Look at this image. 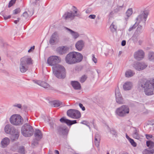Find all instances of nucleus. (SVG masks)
Returning <instances> with one entry per match:
<instances>
[{"label": "nucleus", "instance_id": "1", "mask_svg": "<svg viewBox=\"0 0 154 154\" xmlns=\"http://www.w3.org/2000/svg\"><path fill=\"white\" fill-rule=\"evenodd\" d=\"M61 61L60 58L57 56H52L49 57L47 63L50 65L54 66L52 68L54 75L59 79H63L66 76V71L64 67L62 65L57 64Z\"/></svg>", "mask_w": 154, "mask_h": 154}, {"label": "nucleus", "instance_id": "2", "mask_svg": "<svg viewBox=\"0 0 154 154\" xmlns=\"http://www.w3.org/2000/svg\"><path fill=\"white\" fill-rule=\"evenodd\" d=\"M139 87L144 88L146 95H151L154 94V82L145 79H142L139 81Z\"/></svg>", "mask_w": 154, "mask_h": 154}, {"label": "nucleus", "instance_id": "3", "mask_svg": "<svg viewBox=\"0 0 154 154\" xmlns=\"http://www.w3.org/2000/svg\"><path fill=\"white\" fill-rule=\"evenodd\" d=\"M149 14V11L147 10H145L142 14L138 15L137 17L136 20L139 21V24L134 34L139 35L142 33L143 31L142 26H145L146 21Z\"/></svg>", "mask_w": 154, "mask_h": 154}, {"label": "nucleus", "instance_id": "4", "mask_svg": "<svg viewBox=\"0 0 154 154\" xmlns=\"http://www.w3.org/2000/svg\"><path fill=\"white\" fill-rule=\"evenodd\" d=\"M32 64V60L31 58L25 57L20 59V68L21 72L24 73L28 69L29 66Z\"/></svg>", "mask_w": 154, "mask_h": 154}, {"label": "nucleus", "instance_id": "5", "mask_svg": "<svg viewBox=\"0 0 154 154\" xmlns=\"http://www.w3.org/2000/svg\"><path fill=\"white\" fill-rule=\"evenodd\" d=\"M34 132V130L32 126L29 124L26 123L22 127L21 132L25 137H29L32 136Z\"/></svg>", "mask_w": 154, "mask_h": 154}, {"label": "nucleus", "instance_id": "6", "mask_svg": "<svg viewBox=\"0 0 154 154\" xmlns=\"http://www.w3.org/2000/svg\"><path fill=\"white\" fill-rule=\"evenodd\" d=\"M72 7L75 9V10H73L74 13H73L71 11L69 12H65L62 18L63 19L65 20H67L69 19L72 20L74 18L75 16L79 17L81 15V13L80 12H77V9L75 6H73Z\"/></svg>", "mask_w": 154, "mask_h": 154}, {"label": "nucleus", "instance_id": "7", "mask_svg": "<svg viewBox=\"0 0 154 154\" xmlns=\"http://www.w3.org/2000/svg\"><path fill=\"white\" fill-rule=\"evenodd\" d=\"M11 123L14 125H20L23 122V119L20 115L14 114L11 116L10 118Z\"/></svg>", "mask_w": 154, "mask_h": 154}, {"label": "nucleus", "instance_id": "8", "mask_svg": "<svg viewBox=\"0 0 154 154\" xmlns=\"http://www.w3.org/2000/svg\"><path fill=\"white\" fill-rule=\"evenodd\" d=\"M129 109L128 106L126 105H123L117 108L116 113L120 117H124L129 113Z\"/></svg>", "mask_w": 154, "mask_h": 154}, {"label": "nucleus", "instance_id": "9", "mask_svg": "<svg viewBox=\"0 0 154 154\" xmlns=\"http://www.w3.org/2000/svg\"><path fill=\"white\" fill-rule=\"evenodd\" d=\"M67 115L69 117L74 119H78L81 117L80 112L78 110L70 109L67 111Z\"/></svg>", "mask_w": 154, "mask_h": 154}, {"label": "nucleus", "instance_id": "10", "mask_svg": "<svg viewBox=\"0 0 154 154\" xmlns=\"http://www.w3.org/2000/svg\"><path fill=\"white\" fill-rule=\"evenodd\" d=\"M74 56L73 55V52H71L68 54L66 56L65 60L66 63L72 65L75 64L74 61Z\"/></svg>", "mask_w": 154, "mask_h": 154}, {"label": "nucleus", "instance_id": "11", "mask_svg": "<svg viewBox=\"0 0 154 154\" xmlns=\"http://www.w3.org/2000/svg\"><path fill=\"white\" fill-rule=\"evenodd\" d=\"M132 66L135 69L138 71L142 70L144 69L147 66L143 63L139 62L134 63Z\"/></svg>", "mask_w": 154, "mask_h": 154}, {"label": "nucleus", "instance_id": "12", "mask_svg": "<svg viewBox=\"0 0 154 154\" xmlns=\"http://www.w3.org/2000/svg\"><path fill=\"white\" fill-rule=\"evenodd\" d=\"M58 134L60 135H67L68 133V130L66 126H60L57 129Z\"/></svg>", "mask_w": 154, "mask_h": 154}, {"label": "nucleus", "instance_id": "13", "mask_svg": "<svg viewBox=\"0 0 154 154\" xmlns=\"http://www.w3.org/2000/svg\"><path fill=\"white\" fill-rule=\"evenodd\" d=\"M74 56V61L75 64L79 63L82 61L83 56L82 54L78 52H72Z\"/></svg>", "mask_w": 154, "mask_h": 154}, {"label": "nucleus", "instance_id": "14", "mask_svg": "<svg viewBox=\"0 0 154 154\" xmlns=\"http://www.w3.org/2000/svg\"><path fill=\"white\" fill-rule=\"evenodd\" d=\"M10 134L13 136V139L11 138L12 140H15L18 139L19 137L20 131L16 130L15 128L12 126L11 129L10 130Z\"/></svg>", "mask_w": 154, "mask_h": 154}, {"label": "nucleus", "instance_id": "15", "mask_svg": "<svg viewBox=\"0 0 154 154\" xmlns=\"http://www.w3.org/2000/svg\"><path fill=\"white\" fill-rule=\"evenodd\" d=\"M60 121L61 123H65L69 126L77 123L76 120H71L67 119L65 117H62L60 119Z\"/></svg>", "mask_w": 154, "mask_h": 154}, {"label": "nucleus", "instance_id": "16", "mask_svg": "<svg viewBox=\"0 0 154 154\" xmlns=\"http://www.w3.org/2000/svg\"><path fill=\"white\" fill-rule=\"evenodd\" d=\"M134 58L138 60H142L144 57V53L142 50H140L136 52L134 55Z\"/></svg>", "mask_w": 154, "mask_h": 154}, {"label": "nucleus", "instance_id": "17", "mask_svg": "<svg viewBox=\"0 0 154 154\" xmlns=\"http://www.w3.org/2000/svg\"><path fill=\"white\" fill-rule=\"evenodd\" d=\"M58 35L57 32H54L51 36L49 41V43L52 45H54L55 43L58 40Z\"/></svg>", "mask_w": 154, "mask_h": 154}, {"label": "nucleus", "instance_id": "18", "mask_svg": "<svg viewBox=\"0 0 154 154\" xmlns=\"http://www.w3.org/2000/svg\"><path fill=\"white\" fill-rule=\"evenodd\" d=\"M38 85L45 88L47 89L48 90H54V88L53 87L50 86L48 83L44 81H41V82H38Z\"/></svg>", "mask_w": 154, "mask_h": 154}, {"label": "nucleus", "instance_id": "19", "mask_svg": "<svg viewBox=\"0 0 154 154\" xmlns=\"http://www.w3.org/2000/svg\"><path fill=\"white\" fill-rule=\"evenodd\" d=\"M75 46L78 50L81 51L84 46V43L82 40L78 41L75 44Z\"/></svg>", "mask_w": 154, "mask_h": 154}, {"label": "nucleus", "instance_id": "20", "mask_svg": "<svg viewBox=\"0 0 154 154\" xmlns=\"http://www.w3.org/2000/svg\"><path fill=\"white\" fill-rule=\"evenodd\" d=\"M65 28L68 31L74 39H76L79 36V34L77 32H75L72 29L66 27H65Z\"/></svg>", "mask_w": 154, "mask_h": 154}, {"label": "nucleus", "instance_id": "21", "mask_svg": "<svg viewBox=\"0 0 154 154\" xmlns=\"http://www.w3.org/2000/svg\"><path fill=\"white\" fill-rule=\"evenodd\" d=\"M71 84L74 88L75 90H80L81 88L80 83L77 81H72Z\"/></svg>", "mask_w": 154, "mask_h": 154}, {"label": "nucleus", "instance_id": "22", "mask_svg": "<svg viewBox=\"0 0 154 154\" xmlns=\"http://www.w3.org/2000/svg\"><path fill=\"white\" fill-rule=\"evenodd\" d=\"M34 136L36 140H38L42 138V134L39 130L36 129L34 133Z\"/></svg>", "mask_w": 154, "mask_h": 154}, {"label": "nucleus", "instance_id": "23", "mask_svg": "<svg viewBox=\"0 0 154 154\" xmlns=\"http://www.w3.org/2000/svg\"><path fill=\"white\" fill-rule=\"evenodd\" d=\"M132 87V83L130 82H127L124 83L123 88L125 90H131Z\"/></svg>", "mask_w": 154, "mask_h": 154}, {"label": "nucleus", "instance_id": "24", "mask_svg": "<svg viewBox=\"0 0 154 154\" xmlns=\"http://www.w3.org/2000/svg\"><path fill=\"white\" fill-rule=\"evenodd\" d=\"M67 51V48L64 47H59L57 49V52L60 54H63L66 53Z\"/></svg>", "mask_w": 154, "mask_h": 154}, {"label": "nucleus", "instance_id": "25", "mask_svg": "<svg viewBox=\"0 0 154 154\" xmlns=\"http://www.w3.org/2000/svg\"><path fill=\"white\" fill-rule=\"evenodd\" d=\"M9 140L7 137L3 139L1 141V143L3 148L6 147L9 144Z\"/></svg>", "mask_w": 154, "mask_h": 154}, {"label": "nucleus", "instance_id": "26", "mask_svg": "<svg viewBox=\"0 0 154 154\" xmlns=\"http://www.w3.org/2000/svg\"><path fill=\"white\" fill-rule=\"evenodd\" d=\"M49 103L51 106L54 107H57L59 106L62 103L61 102L58 100H54L49 102Z\"/></svg>", "mask_w": 154, "mask_h": 154}, {"label": "nucleus", "instance_id": "27", "mask_svg": "<svg viewBox=\"0 0 154 154\" xmlns=\"http://www.w3.org/2000/svg\"><path fill=\"white\" fill-rule=\"evenodd\" d=\"M134 130V131L133 136V137L136 139H140V136L139 134V131L138 129L135 127H133Z\"/></svg>", "mask_w": 154, "mask_h": 154}, {"label": "nucleus", "instance_id": "28", "mask_svg": "<svg viewBox=\"0 0 154 154\" xmlns=\"http://www.w3.org/2000/svg\"><path fill=\"white\" fill-rule=\"evenodd\" d=\"M115 95L116 100H117L118 102H120V101H119V100L118 99L119 98V97H122V95L119 91V89L118 88H116L115 90Z\"/></svg>", "mask_w": 154, "mask_h": 154}, {"label": "nucleus", "instance_id": "29", "mask_svg": "<svg viewBox=\"0 0 154 154\" xmlns=\"http://www.w3.org/2000/svg\"><path fill=\"white\" fill-rule=\"evenodd\" d=\"M133 13L132 9L131 8H128L126 12V15L127 17V18H125V20L127 21L128 18L131 16Z\"/></svg>", "mask_w": 154, "mask_h": 154}, {"label": "nucleus", "instance_id": "30", "mask_svg": "<svg viewBox=\"0 0 154 154\" xmlns=\"http://www.w3.org/2000/svg\"><path fill=\"white\" fill-rule=\"evenodd\" d=\"M146 144L147 147L149 149H154V143L151 140L147 141Z\"/></svg>", "mask_w": 154, "mask_h": 154}, {"label": "nucleus", "instance_id": "31", "mask_svg": "<svg viewBox=\"0 0 154 154\" xmlns=\"http://www.w3.org/2000/svg\"><path fill=\"white\" fill-rule=\"evenodd\" d=\"M135 74L133 71L131 70H128L125 72V75L127 77H130L133 76Z\"/></svg>", "mask_w": 154, "mask_h": 154}, {"label": "nucleus", "instance_id": "32", "mask_svg": "<svg viewBox=\"0 0 154 154\" xmlns=\"http://www.w3.org/2000/svg\"><path fill=\"white\" fill-rule=\"evenodd\" d=\"M154 153V149L149 150L147 149H145L143 151V154H153Z\"/></svg>", "mask_w": 154, "mask_h": 154}, {"label": "nucleus", "instance_id": "33", "mask_svg": "<svg viewBox=\"0 0 154 154\" xmlns=\"http://www.w3.org/2000/svg\"><path fill=\"white\" fill-rule=\"evenodd\" d=\"M139 36L134 33L131 39L134 43L135 44L138 42Z\"/></svg>", "mask_w": 154, "mask_h": 154}, {"label": "nucleus", "instance_id": "34", "mask_svg": "<svg viewBox=\"0 0 154 154\" xmlns=\"http://www.w3.org/2000/svg\"><path fill=\"white\" fill-rule=\"evenodd\" d=\"M12 125H6L5 128V133L7 134H9L11 131L10 130L11 129V128Z\"/></svg>", "mask_w": 154, "mask_h": 154}, {"label": "nucleus", "instance_id": "35", "mask_svg": "<svg viewBox=\"0 0 154 154\" xmlns=\"http://www.w3.org/2000/svg\"><path fill=\"white\" fill-rule=\"evenodd\" d=\"M148 59L150 61H154V52H150L149 53L148 56Z\"/></svg>", "mask_w": 154, "mask_h": 154}, {"label": "nucleus", "instance_id": "36", "mask_svg": "<svg viewBox=\"0 0 154 154\" xmlns=\"http://www.w3.org/2000/svg\"><path fill=\"white\" fill-rule=\"evenodd\" d=\"M18 152L21 154H25L24 147L23 146H20L18 149Z\"/></svg>", "mask_w": 154, "mask_h": 154}, {"label": "nucleus", "instance_id": "37", "mask_svg": "<svg viewBox=\"0 0 154 154\" xmlns=\"http://www.w3.org/2000/svg\"><path fill=\"white\" fill-rule=\"evenodd\" d=\"M110 28L112 32H116L117 30V27L114 24H113V23L111 24L110 27Z\"/></svg>", "mask_w": 154, "mask_h": 154}, {"label": "nucleus", "instance_id": "38", "mask_svg": "<svg viewBox=\"0 0 154 154\" xmlns=\"http://www.w3.org/2000/svg\"><path fill=\"white\" fill-rule=\"evenodd\" d=\"M139 24V21L137 23L136 22L132 26L130 27V28L128 29V31L130 32L133 30V29L135 28Z\"/></svg>", "mask_w": 154, "mask_h": 154}, {"label": "nucleus", "instance_id": "39", "mask_svg": "<svg viewBox=\"0 0 154 154\" xmlns=\"http://www.w3.org/2000/svg\"><path fill=\"white\" fill-rule=\"evenodd\" d=\"M123 8V5H122V6H118L116 8L114 9V11L115 12L117 13L121 10Z\"/></svg>", "mask_w": 154, "mask_h": 154}, {"label": "nucleus", "instance_id": "40", "mask_svg": "<svg viewBox=\"0 0 154 154\" xmlns=\"http://www.w3.org/2000/svg\"><path fill=\"white\" fill-rule=\"evenodd\" d=\"M1 14L5 20H7L8 19H10L11 17V15L7 16L6 15L3 11L1 12Z\"/></svg>", "mask_w": 154, "mask_h": 154}, {"label": "nucleus", "instance_id": "41", "mask_svg": "<svg viewBox=\"0 0 154 154\" xmlns=\"http://www.w3.org/2000/svg\"><path fill=\"white\" fill-rule=\"evenodd\" d=\"M95 144L97 147L99 146V143L100 142V138H95Z\"/></svg>", "mask_w": 154, "mask_h": 154}, {"label": "nucleus", "instance_id": "42", "mask_svg": "<svg viewBox=\"0 0 154 154\" xmlns=\"http://www.w3.org/2000/svg\"><path fill=\"white\" fill-rule=\"evenodd\" d=\"M87 78V77L86 75H84L82 76L80 78V81L81 83H83L85 81Z\"/></svg>", "mask_w": 154, "mask_h": 154}, {"label": "nucleus", "instance_id": "43", "mask_svg": "<svg viewBox=\"0 0 154 154\" xmlns=\"http://www.w3.org/2000/svg\"><path fill=\"white\" fill-rule=\"evenodd\" d=\"M129 141L131 143V145L134 147H136L137 146L136 143L134 142L133 139L131 138Z\"/></svg>", "mask_w": 154, "mask_h": 154}, {"label": "nucleus", "instance_id": "44", "mask_svg": "<svg viewBox=\"0 0 154 154\" xmlns=\"http://www.w3.org/2000/svg\"><path fill=\"white\" fill-rule=\"evenodd\" d=\"M13 106L14 107H17L21 109H23V107L22 106L21 104L19 103L15 104L13 105Z\"/></svg>", "mask_w": 154, "mask_h": 154}, {"label": "nucleus", "instance_id": "45", "mask_svg": "<svg viewBox=\"0 0 154 154\" xmlns=\"http://www.w3.org/2000/svg\"><path fill=\"white\" fill-rule=\"evenodd\" d=\"M20 12V10L19 8H17L15 10H13V14H16L19 13Z\"/></svg>", "mask_w": 154, "mask_h": 154}, {"label": "nucleus", "instance_id": "46", "mask_svg": "<svg viewBox=\"0 0 154 154\" xmlns=\"http://www.w3.org/2000/svg\"><path fill=\"white\" fill-rule=\"evenodd\" d=\"M16 0H11L9 3L8 7L10 8L15 3Z\"/></svg>", "mask_w": 154, "mask_h": 154}, {"label": "nucleus", "instance_id": "47", "mask_svg": "<svg viewBox=\"0 0 154 154\" xmlns=\"http://www.w3.org/2000/svg\"><path fill=\"white\" fill-rule=\"evenodd\" d=\"M110 133L112 135H115V137L117 136V133L116 131L113 128H112L110 130Z\"/></svg>", "mask_w": 154, "mask_h": 154}, {"label": "nucleus", "instance_id": "48", "mask_svg": "<svg viewBox=\"0 0 154 154\" xmlns=\"http://www.w3.org/2000/svg\"><path fill=\"white\" fill-rule=\"evenodd\" d=\"M107 52H105V54L106 56H107L108 55L112 54V49H108L107 50Z\"/></svg>", "mask_w": 154, "mask_h": 154}, {"label": "nucleus", "instance_id": "49", "mask_svg": "<svg viewBox=\"0 0 154 154\" xmlns=\"http://www.w3.org/2000/svg\"><path fill=\"white\" fill-rule=\"evenodd\" d=\"M22 16L24 17L25 19H26L29 17V15L27 12L25 11L23 14Z\"/></svg>", "mask_w": 154, "mask_h": 154}, {"label": "nucleus", "instance_id": "50", "mask_svg": "<svg viewBox=\"0 0 154 154\" xmlns=\"http://www.w3.org/2000/svg\"><path fill=\"white\" fill-rule=\"evenodd\" d=\"M118 100L119 101H121L120 102H119L117 101V100H116V102L117 103H118V104H123L124 103V101H123L122 97H119V98Z\"/></svg>", "mask_w": 154, "mask_h": 154}, {"label": "nucleus", "instance_id": "51", "mask_svg": "<svg viewBox=\"0 0 154 154\" xmlns=\"http://www.w3.org/2000/svg\"><path fill=\"white\" fill-rule=\"evenodd\" d=\"M145 136L146 138L148 140L150 139L152 137V136L151 134H146Z\"/></svg>", "mask_w": 154, "mask_h": 154}, {"label": "nucleus", "instance_id": "52", "mask_svg": "<svg viewBox=\"0 0 154 154\" xmlns=\"http://www.w3.org/2000/svg\"><path fill=\"white\" fill-rule=\"evenodd\" d=\"M79 106L80 108H81L82 109V110L83 111H84L85 110V108L84 106H83V105L82 103H79Z\"/></svg>", "mask_w": 154, "mask_h": 154}, {"label": "nucleus", "instance_id": "53", "mask_svg": "<svg viewBox=\"0 0 154 154\" xmlns=\"http://www.w3.org/2000/svg\"><path fill=\"white\" fill-rule=\"evenodd\" d=\"M92 60L93 61L94 63H96L97 62V59L96 58H95V57H94V54H92Z\"/></svg>", "mask_w": 154, "mask_h": 154}, {"label": "nucleus", "instance_id": "54", "mask_svg": "<svg viewBox=\"0 0 154 154\" xmlns=\"http://www.w3.org/2000/svg\"><path fill=\"white\" fill-rule=\"evenodd\" d=\"M88 17L91 19H94L96 17V15L94 14L90 15Z\"/></svg>", "mask_w": 154, "mask_h": 154}, {"label": "nucleus", "instance_id": "55", "mask_svg": "<svg viewBox=\"0 0 154 154\" xmlns=\"http://www.w3.org/2000/svg\"><path fill=\"white\" fill-rule=\"evenodd\" d=\"M35 47L34 46H33L31 47L29 49L28 51V52L30 53L31 52L32 50H34L35 49Z\"/></svg>", "mask_w": 154, "mask_h": 154}, {"label": "nucleus", "instance_id": "56", "mask_svg": "<svg viewBox=\"0 0 154 154\" xmlns=\"http://www.w3.org/2000/svg\"><path fill=\"white\" fill-rule=\"evenodd\" d=\"M91 11V8H88L87 9L86 11V13H89Z\"/></svg>", "mask_w": 154, "mask_h": 154}, {"label": "nucleus", "instance_id": "57", "mask_svg": "<svg viewBox=\"0 0 154 154\" xmlns=\"http://www.w3.org/2000/svg\"><path fill=\"white\" fill-rule=\"evenodd\" d=\"M126 42L125 40H123L121 43V45L122 46H124L125 45Z\"/></svg>", "mask_w": 154, "mask_h": 154}, {"label": "nucleus", "instance_id": "58", "mask_svg": "<svg viewBox=\"0 0 154 154\" xmlns=\"http://www.w3.org/2000/svg\"><path fill=\"white\" fill-rule=\"evenodd\" d=\"M143 42V40L142 39H140L138 41V42L139 44V45H141L142 43Z\"/></svg>", "mask_w": 154, "mask_h": 154}, {"label": "nucleus", "instance_id": "59", "mask_svg": "<svg viewBox=\"0 0 154 154\" xmlns=\"http://www.w3.org/2000/svg\"><path fill=\"white\" fill-rule=\"evenodd\" d=\"M49 125L51 128L53 129L54 128V123L52 122L49 123Z\"/></svg>", "mask_w": 154, "mask_h": 154}, {"label": "nucleus", "instance_id": "60", "mask_svg": "<svg viewBox=\"0 0 154 154\" xmlns=\"http://www.w3.org/2000/svg\"><path fill=\"white\" fill-rule=\"evenodd\" d=\"M20 20V18H18L17 20H15L14 21V23L15 24H17L18 23V22H19Z\"/></svg>", "mask_w": 154, "mask_h": 154}, {"label": "nucleus", "instance_id": "61", "mask_svg": "<svg viewBox=\"0 0 154 154\" xmlns=\"http://www.w3.org/2000/svg\"><path fill=\"white\" fill-rule=\"evenodd\" d=\"M81 123L84 124L85 125H87V121H86L84 120L83 121H82L81 122Z\"/></svg>", "mask_w": 154, "mask_h": 154}, {"label": "nucleus", "instance_id": "62", "mask_svg": "<svg viewBox=\"0 0 154 154\" xmlns=\"http://www.w3.org/2000/svg\"><path fill=\"white\" fill-rule=\"evenodd\" d=\"M32 144L34 145H37V144H38V141H36L34 140V141H33Z\"/></svg>", "mask_w": 154, "mask_h": 154}, {"label": "nucleus", "instance_id": "63", "mask_svg": "<svg viewBox=\"0 0 154 154\" xmlns=\"http://www.w3.org/2000/svg\"><path fill=\"white\" fill-rule=\"evenodd\" d=\"M126 137L129 140L131 139V138H130L127 135V134H126Z\"/></svg>", "mask_w": 154, "mask_h": 154}, {"label": "nucleus", "instance_id": "64", "mask_svg": "<svg viewBox=\"0 0 154 154\" xmlns=\"http://www.w3.org/2000/svg\"><path fill=\"white\" fill-rule=\"evenodd\" d=\"M55 153L56 154H59V152L57 150H55Z\"/></svg>", "mask_w": 154, "mask_h": 154}]
</instances>
